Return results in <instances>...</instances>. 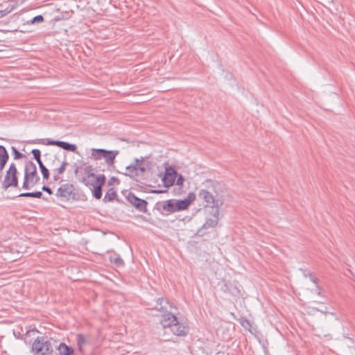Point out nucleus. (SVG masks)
Instances as JSON below:
<instances>
[{
	"mask_svg": "<svg viewBox=\"0 0 355 355\" xmlns=\"http://www.w3.org/2000/svg\"><path fill=\"white\" fill-rule=\"evenodd\" d=\"M160 323L164 329L169 328L175 336H184L189 333V327L180 322L178 318L169 311L164 313Z\"/></svg>",
	"mask_w": 355,
	"mask_h": 355,
	"instance_id": "nucleus-1",
	"label": "nucleus"
},
{
	"mask_svg": "<svg viewBox=\"0 0 355 355\" xmlns=\"http://www.w3.org/2000/svg\"><path fill=\"white\" fill-rule=\"evenodd\" d=\"M56 341L48 340L45 337H37L32 345V352L35 355H53L54 345Z\"/></svg>",
	"mask_w": 355,
	"mask_h": 355,
	"instance_id": "nucleus-2",
	"label": "nucleus"
},
{
	"mask_svg": "<svg viewBox=\"0 0 355 355\" xmlns=\"http://www.w3.org/2000/svg\"><path fill=\"white\" fill-rule=\"evenodd\" d=\"M39 180L36 165L32 161L26 162L24 166L22 189L28 190L37 184Z\"/></svg>",
	"mask_w": 355,
	"mask_h": 355,
	"instance_id": "nucleus-3",
	"label": "nucleus"
},
{
	"mask_svg": "<svg viewBox=\"0 0 355 355\" xmlns=\"http://www.w3.org/2000/svg\"><path fill=\"white\" fill-rule=\"evenodd\" d=\"M150 168V162L146 161L144 157L135 158L133 163L125 167V172L123 175L131 178L142 175L147 169Z\"/></svg>",
	"mask_w": 355,
	"mask_h": 355,
	"instance_id": "nucleus-4",
	"label": "nucleus"
},
{
	"mask_svg": "<svg viewBox=\"0 0 355 355\" xmlns=\"http://www.w3.org/2000/svg\"><path fill=\"white\" fill-rule=\"evenodd\" d=\"M55 196L64 202L79 199V193L77 189L72 184L69 183L62 184L58 189Z\"/></svg>",
	"mask_w": 355,
	"mask_h": 355,
	"instance_id": "nucleus-5",
	"label": "nucleus"
},
{
	"mask_svg": "<svg viewBox=\"0 0 355 355\" xmlns=\"http://www.w3.org/2000/svg\"><path fill=\"white\" fill-rule=\"evenodd\" d=\"M91 151L92 159L96 161L104 159L108 166L114 164L115 158L119 153V150H108L102 148H92Z\"/></svg>",
	"mask_w": 355,
	"mask_h": 355,
	"instance_id": "nucleus-6",
	"label": "nucleus"
},
{
	"mask_svg": "<svg viewBox=\"0 0 355 355\" xmlns=\"http://www.w3.org/2000/svg\"><path fill=\"white\" fill-rule=\"evenodd\" d=\"M17 169L15 163H11L10 166L6 171V174L4 178V180L2 183V187L4 189H7L10 187H18V177H17Z\"/></svg>",
	"mask_w": 355,
	"mask_h": 355,
	"instance_id": "nucleus-7",
	"label": "nucleus"
},
{
	"mask_svg": "<svg viewBox=\"0 0 355 355\" xmlns=\"http://www.w3.org/2000/svg\"><path fill=\"white\" fill-rule=\"evenodd\" d=\"M218 285L220 286V290L225 293L234 297H239L241 295L239 287L234 282L223 280L218 283Z\"/></svg>",
	"mask_w": 355,
	"mask_h": 355,
	"instance_id": "nucleus-8",
	"label": "nucleus"
},
{
	"mask_svg": "<svg viewBox=\"0 0 355 355\" xmlns=\"http://www.w3.org/2000/svg\"><path fill=\"white\" fill-rule=\"evenodd\" d=\"M126 199L138 211L144 213L147 211L146 206L148 202L146 200L139 198L132 192L127 195Z\"/></svg>",
	"mask_w": 355,
	"mask_h": 355,
	"instance_id": "nucleus-9",
	"label": "nucleus"
},
{
	"mask_svg": "<svg viewBox=\"0 0 355 355\" xmlns=\"http://www.w3.org/2000/svg\"><path fill=\"white\" fill-rule=\"evenodd\" d=\"M182 203L180 200L171 199L165 201L162 205V209L166 211L168 214L174 213L176 211H183Z\"/></svg>",
	"mask_w": 355,
	"mask_h": 355,
	"instance_id": "nucleus-10",
	"label": "nucleus"
},
{
	"mask_svg": "<svg viewBox=\"0 0 355 355\" xmlns=\"http://www.w3.org/2000/svg\"><path fill=\"white\" fill-rule=\"evenodd\" d=\"M198 197L206 202L205 207H209L211 208L216 207V209L218 208L217 201L215 200L213 195L209 191L205 189H202L199 192Z\"/></svg>",
	"mask_w": 355,
	"mask_h": 355,
	"instance_id": "nucleus-11",
	"label": "nucleus"
},
{
	"mask_svg": "<svg viewBox=\"0 0 355 355\" xmlns=\"http://www.w3.org/2000/svg\"><path fill=\"white\" fill-rule=\"evenodd\" d=\"M96 185L93 187V196L96 199H101L102 197V187L105 184L106 178L104 175H99L96 178Z\"/></svg>",
	"mask_w": 355,
	"mask_h": 355,
	"instance_id": "nucleus-12",
	"label": "nucleus"
},
{
	"mask_svg": "<svg viewBox=\"0 0 355 355\" xmlns=\"http://www.w3.org/2000/svg\"><path fill=\"white\" fill-rule=\"evenodd\" d=\"M218 209H216L214 214L213 215V217L211 218L207 219L206 222L203 224V225L200 228L197 234L199 236H203L205 234V232H202L204 229H207L210 227H214L218 224Z\"/></svg>",
	"mask_w": 355,
	"mask_h": 355,
	"instance_id": "nucleus-13",
	"label": "nucleus"
},
{
	"mask_svg": "<svg viewBox=\"0 0 355 355\" xmlns=\"http://www.w3.org/2000/svg\"><path fill=\"white\" fill-rule=\"evenodd\" d=\"M177 172L173 169H166L165 174L162 178V181L165 187L172 186L177 177Z\"/></svg>",
	"mask_w": 355,
	"mask_h": 355,
	"instance_id": "nucleus-14",
	"label": "nucleus"
},
{
	"mask_svg": "<svg viewBox=\"0 0 355 355\" xmlns=\"http://www.w3.org/2000/svg\"><path fill=\"white\" fill-rule=\"evenodd\" d=\"M168 306L172 307L167 299L159 297L156 301V305L153 309L165 313L168 311Z\"/></svg>",
	"mask_w": 355,
	"mask_h": 355,
	"instance_id": "nucleus-15",
	"label": "nucleus"
},
{
	"mask_svg": "<svg viewBox=\"0 0 355 355\" xmlns=\"http://www.w3.org/2000/svg\"><path fill=\"white\" fill-rule=\"evenodd\" d=\"M8 159L9 155L7 150L3 146L0 145V171H3Z\"/></svg>",
	"mask_w": 355,
	"mask_h": 355,
	"instance_id": "nucleus-16",
	"label": "nucleus"
},
{
	"mask_svg": "<svg viewBox=\"0 0 355 355\" xmlns=\"http://www.w3.org/2000/svg\"><path fill=\"white\" fill-rule=\"evenodd\" d=\"M68 162L67 161H63L59 168L52 170L53 174V180L55 181H58L60 179V175L65 171Z\"/></svg>",
	"mask_w": 355,
	"mask_h": 355,
	"instance_id": "nucleus-17",
	"label": "nucleus"
},
{
	"mask_svg": "<svg viewBox=\"0 0 355 355\" xmlns=\"http://www.w3.org/2000/svg\"><path fill=\"white\" fill-rule=\"evenodd\" d=\"M196 199V195L193 193H189L187 197L184 200H180V202L182 203V207L184 210L187 209L191 203Z\"/></svg>",
	"mask_w": 355,
	"mask_h": 355,
	"instance_id": "nucleus-18",
	"label": "nucleus"
},
{
	"mask_svg": "<svg viewBox=\"0 0 355 355\" xmlns=\"http://www.w3.org/2000/svg\"><path fill=\"white\" fill-rule=\"evenodd\" d=\"M58 147L68 151L71 152H76L77 147L76 145L73 144H69L66 141H60Z\"/></svg>",
	"mask_w": 355,
	"mask_h": 355,
	"instance_id": "nucleus-19",
	"label": "nucleus"
},
{
	"mask_svg": "<svg viewBox=\"0 0 355 355\" xmlns=\"http://www.w3.org/2000/svg\"><path fill=\"white\" fill-rule=\"evenodd\" d=\"M76 343L78 347V350L80 352H83V347L84 345L88 343V341L86 340L84 335L79 334L76 335Z\"/></svg>",
	"mask_w": 355,
	"mask_h": 355,
	"instance_id": "nucleus-20",
	"label": "nucleus"
},
{
	"mask_svg": "<svg viewBox=\"0 0 355 355\" xmlns=\"http://www.w3.org/2000/svg\"><path fill=\"white\" fill-rule=\"evenodd\" d=\"M110 259L112 263H114L118 267L123 266L124 265V261L119 254H114V255H111Z\"/></svg>",
	"mask_w": 355,
	"mask_h": 355,
	"instance_id": "nucleus-21",
	"label": "nucleus"
},
{
	"mask_svg": "<svg viewBox=\"0 0 355 355\" xmlns=\"http://www.w3.org/2000/svg\"><path fill=\"white\" fill-rule=\"evenodd\" d=\"M116 196V193L113 188L110 189L105 193L103 201L105 202H111L112 201L115 197Z\"/></svg>",
	"mask_w": 355,
	"mask_h": 355,
	"instance_id": "nucleus-22",
	"label": "nucleus"
},
{
	"mask_svg": "<svg viewBox=\"0 0 355 355\" xmlns=\"http://www.w3.org/2000/svg\"><path fill=\"white\" fill-rule=\"evenodd\" d=\"M34 143H40L44 145H51V146H59L60 141L59 140H51L49 139H46V141H45V139H38L37 141H35Z\"/></svg>",
	"mask_w": 355,
	"mask_h": 355,
	"instance_id": "nucleus-23",
	"label": "nucleus"
},
{
	"mask_svg": "<svg viewBox=\"0 0 355 355\" xmlns=\"http://www.w3.org/2000/svg\"><path fill=\"white\" fill-rule=\"evenodd\" d=\"M85 173L87 174V177L85 178H95L97 177L94 174V169L92 166H87L84 168Z\"/></svg>",
	"mask_w": 355,
	"mask_h": 355,
	"instance_id": "nucleus-24",
	"label": "nucleus"
},
{
	"mask_svg": "<svg viewBox=\"0 0 355 355\" xmlns=\"http://www.w3.org/2000/svg\"><path fill=\"white\" fill-rule=\"evenodd\" d=\"M44 21V18L42 15H39L34 17L32 19L27 21L28 24H40Z\"/></svg>",
	"mask_w": 355,
	"mask_h": 355,
	"instance_id": "nucleus-25",
	"label": "nucleus"
},
{
	"mask_svg": "<svg viewBox=\"0 0 355 355\" xmlns=\"http://www.w3.org/2000/svg\"><path fill=\"white\" fill-rule=\"evenodd\" d=\"M11 150L15 159H19L26 157L25 155L21 153L15 146H12Z\"/></svg>",
	"mask_w": 355,
	"mask_h": 355,
	"instance_id": "nucleus-26",
	"label": "nucleus"
},
{
	"mask_svg": "<svg viewBox=\"0 0 355 355\" xmlns=\"http://www.w3.org/2000/svg\"><path fill=\"white\" fill-rule=\"evenodd\" d=\"M82 182L84 183L87 187H95L96 185V182L95 181V178H83Z\"/></svg>",
	"mask_w": 355,
	"mask_h": 355,
	"instance_id": "nucleus-27",
	"label": "nucleus"
},
{
	"mask_svg": "<svg viewBox=\"0 0 355 355\" xmlns=\"http://www.w3.org/2000/svg\"><path fill=\"white\" fill-rule=\"evenodd\" d=\"M43 176L44 180H48L49 178V169L44 165L39 167Z\"/></svg>",
	"mask_w": 355,
	"mask_h": 355,
	"instance_id": "nucleus-28",
	"label": "nucleus"
},
{
	"mask_svg": "<svg viewBox=\"0 0 355 355\" xmlns=\"http://www.w3.org/2000/svg\"><path fill=\"white\" fill-rule=\"evenodd\" d=\"M14 8V6H11L10 7H7L6 9L4 10H0V19L1 17H3V16L9 14Z\"/></svg>",
	"mask_w": 355,
	"mask_h": 355,
	"instance_id": "nucleus-29",
	"label": "nucleus"
},
{
	"mask_svg": "<svg viewBox=\"0 0 355 355\" xmlns=\"http://www.w3.org/2000/svg\"><path fill=\"white\" fill-rule=\"evenodd\" d=\"M31 153L33 154L35 159H37L41 157V152L39 149H33Z\"/></svg>",
	"mask_w": 355,
	"mask_h": 355,
	"instance_id": "nucleus-30",
	"label": "nucleus"
},
{
	"mask_svg": "<svg viewBox=\"0 0 355 355\" xmlns=\"http://www.w3.org/2000/svg\"><path fill=\"white\" fill-rule=\"evenodd\" d=\"M33 198H43L44 200H46V198L43 197V193H42V191H35V192H33Z\"/></svg>",
	"mask_w": 355,
	"mask_h": 355,
	"instance_id": "nucleus-31",
	"label": "nucleus"
},
{
	"mask_svg": "<svg viewBox=\"0 0 355 355\" xmlns=\"http://www.w3.org/2000/svg\"><path fill=\"white\" fill-rule=\"evenodd\" d=\"M18 197H29V198H33V192H26V193H22L19 194L16 196V198Z\"/></svg>",
	"mask_w": 355,
	"mask_h": 355,
	"instance_id": "nucleus-32",
	"label": "nucleus"
},
{
	"mask_svg": "<svg viewBox=\"0 0 355 355\" xmlns=\"http://www.w3.org/2000/svg\"><path fill=\"white\" fill-rule=\"evenodd\" d=\"M42 190L43 191H45L47 193L51 195L53 193V191L52 189L48 187V186H46V185H43L42 187Z\"/></svg>",
	"mask_w": 355,
	"mask_h": 355,
	"instance_id": "nucleus-33",
	"label": "nucleus"
},
{
	"mask_svg": "<svg viewBox=\"0 0 355 355\" xmlns=\"http://www.w3.org/2000/svg\"><path fill=\"white\" fill-rule=\"evenodd\" d=\"M241 324L244 327V328H249L251 327L250 324V322L248 320H243L241 322Z\"/></svg>",
	"mask_w": 355,
	"mask_h": 355,
	"instance_id": "nucleus-34",
	"label": "nucleus"
},
{
	"mask_svg": "<svg viewBox=\"0 0 355 355\" xmlns=\"http://www.w3.org/2000/svg\"><path fill=\"white\" fill-rule=\"evenodd\" d=\"M183 181H184V179H183V178H182V175H180V176H179V178H178V180H177V184H178V185H181V184H182Z\"/></svg>",
	"mask_w": 355,
	"mask_h": 355,
	"instance_id": "nucleus-35",
	"label": "nucleus"
},
{
	"mask_svg": "<svg viewBox=\"0 0 355 355\" xmlns=\"http://www.w3.org/2000/svg\"><path fill=\"white\" fill-rule=\"evenodd\" d=\"M73 167L74 168V173L76 174H77L78 173V171H79V169H80L79 166L76 164H74L73 165Z\"/></svg>",
	"mask_w": 355,
	"mask_h": 355,
	"instance_id": "nucleus-36",
	"label": "nucleus"
},
{
	"mask_svg": "<svg viewBox=\"0 0 355 355\" xmlns=\"http://www.w3.org/2000/svg\"><path fill=\"white\" fill-rule=\"evenodd\" d=\"M35 160L37 162L39 167L41 166L42 165H44L43 162L41 160V157H40L39 159H35Z\"/></svg>",
	"mask_w": 355,
	"mask_h": 355,
	"instance_id": "nucleus-37",
	"label": "nucleus"
},
{
	"mask_svg": "<svg viewBox=\"0 0 355 355\" xmlns=\"http://www.w3.org/2000/svg\"><path fill=\"white\" fill-rule=\"evenodd\" d=\"M35 160L37 162L39 167L41 166L42 165H44L43 162L41 160V157H40L39 159H35Z\"/></svg>",
	"mask_w": 355,
	"mask_h": 355,
	"instance_id": "nucleus-38",
	"label": "nucleus"
},
{
	"mask_svg": "<svg viewBox=\"0 0 355 355\" xmlns=\"http://www.w3.org/2000/svg\"><path fill=\"white\" fill-rule=\"evenodd\" d=\"M114 181H119V180L116 178L112 177L110 179V180L109 181V184H111L112 182H114Z\"/></svg>",
	"mask_w": 355,
	"mask_h": 355,
	"instance_id": "nucleus-39",
	"label": "nucleus"
},
{
	"mask_svg": "<svg viewBox=\"0 0 355 355\" xmlns=\"http://www.w3.org/2000/svg\"><path fill=\"white\" fill-rule=\"evenodd\" d=\"M311 279L312 282H313L314 283H316V281H317V279H315V277L311 276Z\"/></svg>",
	"mask_w": 355,
	"mask_h": 355,
	"instance_id": "nucleus-40",
	"label": "nucleus"
},
{
	"mask_svg": "<svg viewBox=\"0 0 355 355\" xmlns=\"http://www.w3.org/2000/svg\"><path fill=\"white\" fill-rule=\"evenodd\" d=\"M161 192H162L161 191H155V193H159Z\"/></svg>",
	"mask_w": 355,
	"mask_h": 355,
	"instance_id": "nucleus-41",
	"label": "nucleus"
},
{
	"mask_svg": "<svg viewBox=\"0 0 355 355\" xmlns=\"http://www.w3.org/2000/svg\"><path fill=\"white\" fill-rule=\"evenodd\" d=\"M55 160L59 161V159L56 157H55Z\"/></svg>",
	"mask_w": 355,
	"mask_h": 355,
	"instance_id": "nucleus-42",
	"label": "nucleus"
},
{
	"mask_svg": "<svg viewBox=\"0 0 355 355\" xmlns=\"http://www.w3.org/2000/svg\"><path fill=\"white\" fill-rule=\"evenodd\" d=\"M205 355H208L207 353Z\"/></svg>",
	"mask_w": 355,
	"mask_h": 355,
	"instance_id": "nucleus-43",
	"label": "nucleus"
}]
</instances>
